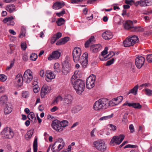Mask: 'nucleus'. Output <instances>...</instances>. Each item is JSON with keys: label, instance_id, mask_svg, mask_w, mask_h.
Returning a JSON list of instances; mask_svg holds the SVG:
<instances>
[{"label": "nucleus", "instance_id": "nucleus-32", "mask_svg": "<svg viewBox=\"0 0 152 152\" xmlns=\"http://www.w3.org/2000/svg\"><path fill=\"white\" fill-rule=\"evenodd\" d=\"M54 72L58 73L61 72V68L60 67V65L58 63H55L54 66Z\"/></svg>", "mask_w": 152, "mask_h": 152}, {"label": "nucleus", "instance_id": "nucleus-18", "mask_svg": "<svg viewBox=\"0 0 152 152\" xmlns=\"http://www.w3.org/2000/svg\"><path fill=\"white\" fill-rule=\"evenodd\" d=\"M61 55V53L58 50L55 51L53 52L48 57V59L51 60L53 59H56L59 58Z\"/></svg>", "mask_w": 152, "mask_h": 152}, {"label": "nucleus", "instance_id": "nucleus-36", "mask_svg": "<svg viewBox=\"0 0 152 152\" xmlns=\"http://www.w3.org/2000/svg\"><path fill=\"white\" fill-rule=\"evenodd\" d=\"M7 101V97L5 95L2 96L0 99V104L3 105Z\"/></svg>", "mask_w": 152, "mask_h": 152}, {"label": "nucleus", "instance_id": "nucleus-59", "mask_svg": "<svg viewBox=\"0 0 152 152\" xmlns=\"http://www.w3.org/2000/svg\"><path fill=\"white\" fill-rule=\"evenodd\" d=\"M21 47L23 50H25L26 48V45L25 43H22L21 44Z\"/></svg>", "mask_w": 152, "mask_h": 152}, {"label": "nucleus", "instance_id": "nucleus-5", "mask_svg": "<svg viewBox=\"0 0 152 152\" xmlns=\"http://www.w3.org/2000/svg\"><path fill=\"white\" fill-rule=\"evenodd\" d=\"M3 137L6 139H11L14 136V133L12 129L10 127L4 128L1 132Z\"/></svg>", "mask_w": 152, "mask_h": 152}, {"label": "nucleus", "instance_id": "nucleus-6", "mask_svg": "<svg viewBox=\"0 0 152 152\" xmlns=\"http://www.w3.org/2000/svg\"><path fill=\"white\" fill-rule=\"evenodd\" d=\"M96 76L92 74L88 77L86 80V87L88 89H91L95 86Z\"/></svg>", "mask_w": 152, "mask_h": 152}, {"label": "nucleus", "instance_id": "nucleus-14", "mask_svg": "<svg viewBox=\"0 0 152 152\" xmlns=\"http://www.w3.org/2000/svg\"><path fill=\"white\" fill-rule=\"evenodd\" d=\"M145 59L142 56H139L136 57L135 60V64L136 67L140 69L143 65Z\"/></svg>", "mask_w": 152, "mask_h": 152}, {"label": "nucleus", "instance_id": "nucleus-50", "mask_svg": "<svg viewBox=\"0 0 152 152\" xmlns=\"http://www.w3.org/2000/svg\"><path fill=\"white\" fill-rule=\"evenodd\" d=\"M115 99L116 101L117 102V103L119 104V103L121 102L122 100L123 99V97L122 96H119L118 97L116 98H115Z\"/></svg>", "mask_w": 152, "mask_h": 152}, {"label": "nucleus", "instance_id": "nucleus-19", "mask_svg": "<svg viewBox=\"0 0 152 152\" xmlns=\"http://www.w3.org/2000/svg\"><path fill=\"white\" fill-rule=\"evenodd\" d=\"M101 49V45L99 44L92 45L90 47V49L94 53H96Z\"/></svg>", "mask_w": 152, "mask_h": 152}, {"label": "nucleus", "instance_id": "nucleus-16", "mask_svg": "<svg viewBox=\"0 0 152 152\" xmlns=\"http://www.w3.org/2000/svg\"><path fill=\"white\" fill-rule=\"evenodd\" d=\"M71 65L68 63H65L63 64L61 72L63 74L66 75L71 69Z\"/></svg>", "mask_w": 152, "mask_h": 152}, {"label": "nucleus", "instance_id": "nucleus-45", "mask_svg": "<svg viewBox=\"0 0 152 152\" xmlns=\"http://www.w3.org/2000/svg\"><path fill=\"white\" fill-rule=\"evenodd\" d=\"M145 91L146 92V94L148 96H151L152 95V91L148 88H145Z\"/></svg>", "mask_w": 152, "mask_h": 152}, {"label": "nucleus", "instance_id": "nucleus-43", "mask_svg": "<svg viewBox=\"0 0 152 152\" xmlns=\"http://www.w3.org/2000/svg\"><path fill=\"white\" fill-rule=\"evenodd\" d=\"M114 53L113 51L110 52L108 55L106 56L105 57H104V60H106L107 59L110 58L114 55Z\"/></svg>", "mask_w": 152, "mask_h": 152}, {"label": "nucleus", "instance_id": "nucleus-10", "mask_svg": "<svg viewBox=\"0 0 152 152\" xmlns=\"http://www.w3.org/2000/svg\"><path fill=\"white\" fill-rule=\"evenodd\" d=\"M94 147L99 151H104L106 149L104 143L102 141L97 140L93 143Z\"/></svg>", "mask_w": 152, "mask_h": 152}, {"label": "nucleus", "instance_id": "nucleus-57", "mask_svg": "<svg viewBox=\"0 0 152 152\" xmlns=\"http://www.w3.org/2000/svg\"><path fill=\"white\" fill-rule=\"evenodd\" d=\"M109 127L113 131H115L116 129V126L112 124H110L109 125Z\"/></svg>", "mask_w": 152, "mask_h": 152}, {"label": "nucleus", "instance_id": "nucleus-47", "mask_svg": "<svg viewBox=\"0 0 152 152\" xmlns=\"http://www.w3.org/2000/svg\"><path fill=\"white\" fill-rule=\"evenodd\" d=\"M34 131L33 129H31L28 132L27 135L28 136V138H30L31 137L33 134Z\"/></svg>", "mask_w": 152, "mask_h": 152}, {"label": "nucleus", "instance_id": "nucleus-4", "mask_svg": "<svg viewBox=\"0 0 152 152\" xmlns=\"http://www.w3.org/2000/svg\"><path fill=\"white\" fill-rule=\"evenodd\" d=\"M139 41L138 38L137 36L134 35L129 38H126L123 41V44L125 47H129L133 46L136 43Z\"/></svg>", "mask_w": 152, "mask_h": 152}, {"label": "nucleus", "instance_id": "nucleus-20", "mask_svg": "<svg viewBox=\"0 0 152 152\" xmlns=\"http://www.w3.org/2000/svg\"><path fill=\"white\" fill-rule=\"evenodd\" d=\"M102 37L105 40H109L111 39L113 37L112 33L109 31H105L102 34Z\"/></svg>", "mask_w": 152, "mask_h": 152}, {"label": "nucleus", "instance_id": "nucleus-46", "mask_svg": "<svg viewBox=\"0 0 152 152\" xmlns=\"http://www.w3.org/2000/svg\"><path fill=\"white\" fill-rule=\"evenodd\" d=\"M13 19V18L12 17L6 18L3 20V22L4 23H7L8 22H10Z\"/></svg>", "mask_w": 152, "mask_h": 152}, {"label": "nucleus", "instance_id": "nucleus-42", "mask_svg": "<svg viewBox=\"0 0 152 152\" xmlns=\"http://www.w3.org/2000/svg\"><path fill=\"white\" fill-rule=\"evenodd\" d=\"M62 124V128H63L67 126L68 125V122L66 120H63L61 122Z\"/></svg>", "mask_w": 152, "mask_h": 152}, {"label": "nucleus", "instance_id": "nucleus-64", "mask_svg": "<svg viewBox=\"0 0 152 152\" xmlns=\"http://www.w3.org/2000/svg\"><path fill=\"white\" fill-rule=\"evenodd\" d=\"M58 109V108L56 106H54L51 109L50 111L52 112H54L57 110Z\"/></svg>", "mask_w": 152, "mask_h": 152}, {"label": "nucleus", "instance_id": "nucleus-1", "mask_svg": "<svg viewBox=\"0 0 152 152\" xmlns=\"http://www.w3.org/2000/svg\"><path fill=\"white\" fill-rule=\"evenodd\" d=\"M76 75H74L71 79V83L78 94H81L84 90L85 83L84 81L80 79H77Z\"/></svg>", "mask_w": 152, "mask_h": 152}, {"label": "nucleus", "instance_id": "nucleus-29", "mask_svg": "<svg viewBox=\"0 0 152 152\" xmlns=\"http://www.w3.org/2000/svg\"><path fill=\"white\" fill-rule=\"evenodd\" d=\"M132 31L137 32H142L144 31V29L140 26H134L133 27L131 30Z\"/></svg>", "mask_w": 152, "mask_h": 152}, {"label": "nucleus", "instance_id": "nucleus-53", "mask_svg": "<svg viewBox=\"0 0 152 152\" xmlns=\"http://www.w3.org/2000/svg\"><path fill=\"white\" fill-rule=\"evenodd\" d=\"M65 11L64 10H63L62 11L56 13V15L58 17H60L63 15L65 13Z\"/></svg>", "mask_w": 152, "mask_h": 152}, {"label": "nucleus", "instance_id": "nucleus-40", "mask_svg": "<svg viewBox=\"0 0 152 152\" xmlns=\"http://www.w3.org/2000/svg\"><path fill=\"white\" fill-rule=\"evenodd\" d=\"M63 98L61 96H59L57 97L54 100L53 103L56 104L58 103V102L60 101H62Z\"/></svg>", "mask_w": 152, "mask_h": 152}, {"label": "nucleus", "instance_id": "nucleus-27", "mask_svg": "<svg viewBox=\"0 0 152 152\" xmlns=\"http://www.w3.org/2000/svg\"><path fill=\"white\" fill-rule=\"evenodd\" d=\"M11 104L10 103L7 104L4 108V113L6 114H9L11 113L12 111Z\"/></svg>", "mask_w": 152, "mask_h": 152}, {"label": "nucleus", "instance_id": "nucleus-52", "mask_svg": "<svg viewBox=\"0 0 152 152\" xmlns=\"http://www.w3.org/2000/svg\"><path fill=\"white\" fill-rule=\"evenodd\" d=\"M53 36L56 38V39H58L60 38L62 36V34L60 32H58L57 34H54Z\"/></svg>", "mask_w": 152, "mask_h": 152}, {"label": "nucleus", "instance_id": "nucleus-9", "mask_svg": "<svg viewBox=\"0 0 152 152\" xmlns=\"http://www.w3.org/2000/svg\"><path fill=\"white\" fill-rule=\"evenodd\" d=\"M72 98V96L69 94L65 95L63 98V106L66 108H68L71 105Z\"/></svg>", "mask_w": 152, "mask_h": 152}, {"label": "nucleus", "instance_id": "nucleus-48", "mask_svg": "<svg viewBox=\"0 0 152 152\" xmlns=\"http://www.w3.org/2000/svg\"><path fill=\"white\" fill-rule=\"evenodd\" d=\"M29 93L26 91H24L22 93V96L24 98H26L28 97Z\"/></svg>", "mask_w": 152, "mask_h": 152}, {"label": "nucleus", "instance_id": "nucleus-34", "mask_svg": "<svg viewBox=\"0 0 152 152\" xmlns=\"http://www.w3.org/2000/svg\"><path fill=\"white\" fill-rule=\"evenodd\" d=\"M113 113L111 114L105 116H104L100 118L99 119V120L100 121H104L109 120L111 118L113 117Z\"/></svg>", "mask_w": 152, "mask_h": 152}, {"label": "nucleus", "instance_id": "nucleus-49", "mask_svg": "<svg viewBox=\"0 0 152 152\" xmlns=\"http://www.w3.org/2000/svg\"><path fill=\"white\" fill-rule=\"evenodd\" d=\"M7 79L6 76L3 74L0 75V81L4 82Z\"/></svg>", "mask_w": 152, "mask_h": 152}, {"label": "nucleus", "instance_id": "nucleus-41", "mask_svg": "<svg viewBox=\"0 0 152 152\" xmlns=\"http://www.w3.org/2000/svg\"><path fill=\"white\" fill-rule=\"evenodd\" d=\"M27 117L29 120H31V119L32 120L34 118L35 119H36V118L35 115L33 112H30L28 115Z\"/></svg>", "mask_w": 152, "mask_h": 152}, {"label": "nucleus", "instance_id": "nucleus-62", "mask_svg": "<svg viewBox=\"0 0 152 152\" xmlns=\"http://www.w3.org/2000/svg\"><path fill=\"white\" fill-rule=\"evenodd\" d=\"M5 89L4 87L0 86V93H3L5 91Z\"/></svg>", "mask_w": 152, "mask_h": 152}, {"label": "nucleus", "instance_id": "nucleus-37", "mask_svg": "<svg viewBox=\"0 0 152 152\" xmlns=\"http://www.w3.org/2000/svg\"><path fill=\"white\" fill-rule=\"evenodd\" d=\"M33 147L34 152H37V138H35L34 141Z\"/></svg>", "mask_w": 152, "mask_h": 152}, {"label": "nucleus", "instance_id": "nucleus-54", "mask_svg": "<svg viewBox=\"0 0 152 152\" xmlns=\"http://www.w3.org/2000/svg\"><path fill=\"white\" fill-rule=\"evenodd\" d=\"M114 61V58H112L111 59L108 61L106 63V66H109L113 64Z\"/></svg>", "mask_w": 152, "mask_h": 152}, {"label": "nucleus", "instance_id": "nucleus-11", "mask_svg": "<svg viewBox=\"0 0 152 152\" xmlns=\"http://www.w3.org/2000/svg\"><path fill=\"white\" fill-rule=\"evenodd\" d=\"M124 137L125 136L123 134H121L118 136H114L110 141V145H113L114 143L119 144L124 139Z\"/></svg>", "mask_w": 152, "mask_h": 152}, {"label": "nucleus", "instance_id": "nucleus-17", "mask_svg": "<svg viewBox=\"0 0 152 152\" xmlns=\"http://www.w3.org/2000/svg\"><path fill=\"white\" fill-rule=\"evenodd\" d=\"M151 4L150 0H141L134 3L135 6H137L139 5L141 7L148 6Z\"/></svg>", "mask_w": 152, "mask_h": 152}, {"label": "nucleus", "instance_id": "nucleus-33", "mask_svg": "<svg viewBox=\"0 0 152 152\" xmlns=\"http://www.w3.org/2000/svg\"><path fill=\"white\" fill-rule=\"evenodd\" d=\"M139 87V86L138 85H137L135 86L128 93V94H129L130 93H132L134 95H135L137 94L138 88Z\"/></svg>", "mask_w": 152, "mask_h": 152}, {"label": "nucleus", "instance_id": "nucleus-21", "mask_svg": "<svg viewBox=\"0 0 152 152\" xmlns=\"http://www.w3.org/2000/svg\"><path fill=\"white\" fill-rule=\"evenodd\" d=\"M127 105L129 107H132L135 109H140L142 107V106L139 103H125L123 105Z\"/></svg>", "mask_w": 152, "mask_h": 152}, {"label": "nucleus", "instance_id": "nucleus-58", "mask_svg": "<svg viewBox=\"0 0 152 152\" xmlns=\"http://www.w3.org/2000/svg\"><path fill=\"white\" fill-rule=\"evenodd\" d=\"M129 129L130 130V132L132 133L134 132V126L133 124H131L129 125Z\"/></svg>", "mask_w": 152, "mask_h": 152}, {"label": "nucleus", "instance_id": "nucleus-60", "mask_svg": "<svg viewBox=\"0 0 152 152\" xmlns=\"http://www.w3.org/2000/svg\"><path fill=\"white\" fill-rule=\"evenodd\" d=\"M34 87L33 89L34 92V93H37L39 91V88L37 87V86H36Z\"/></svg>", "mask_w": 152, "mask_h": 152}, {"label": "nucleus", "instance_id": "nucleus-55", "mask_svg": "<svg viewBox=\"0 0 152 152\" xmlns=\"http://www.w3.org/2000/svg\"><path fill=\"white\" fill-rule=\"evenodd\" d=\"M125 3L127 4H130L131 5L134 3V1L133 0H125Z\"/></svg>", "mask_w": 152, "mask_h": 152}, {"label": "nucleus", "instance_id": "nucleus-8", "mask_svg": "<svg viewBox=\"0 0 152 152\" xmlns=\"http://www.w3.org/2000/svg\"><path fill=\"white\" fill-rule=\"evenodd\" d=\"M51 126L54 130L57 132H61L63 131L61 123L58 120H55L52 121Z\"/></svg>", "mask_w": 152, "mask_h": 152}, {"label": "nucleus", "instance_id": "nucleus-23", "mask_svg": "<svg viewBox=\"0 0 152 152\" xmlns=\"http://www.w3.org/2000/svg\"><path fill=\"white\" fill-rule=\"evenodd\" d=\"M46 80L48 82L50 80H51L55 78V76L54 74L52 72L50 71H47L46 75Z\"/></svg>", "mask_w": 152, "mask_h": 152}, {"label": "nucleus", "instance_id": "nucleus-35", "mask_svg": "<svg viewBox=\"0 0 152 152\" xmlns=\"http://www.w3.org/2000/svg\"><path fill=\"white\" fill-rule=\"evenodd\" d=\"M82 107L80 106H76L73 107L72 109V113H77L80 111L82 109Z\"/></svg>", "mask_w": 152, "mask_h": 152}, {"label": "nucleus", "instance_id": "nucleus-44", "mask_svg": "<svg viewBox=\"0 0 152 152\" xmlns=\"http://www.w3.org/2000/svg\"><path fill=\"white\" fill-rule=\"evenodd\" d=\"M37 58V56L35 53L32 54L30 56V59L32 61H35Z\"/></svg>", "mask_w": 152, "mask_h": 152}, {"label": "nucleus", "instance_id": "nucleus-39", "mask_svg": "<svg viewBox=\"0 0 152 152\" xmlns=\"http://www.w3.org/2000/svg\"><path fill=\"white\" fill-rule=\"evenodd\" d=\"M109 106L111 105L113 106L114 105H116L118 104V103L116 101L115 98L113 99L110 102L108 101Z\"/></svg>", "mask_w": 152, "mask_h": 152}, {"label": "nucleus", "instance_id": "nucleus-51", "mask_svg": "<svg viewBox=\"0 0 152 152\" xmlns=\"http://www.w3.org/2000/svg\"><path fill=\"white\" fill-rule=\"evenodd\" d=\"M146 59L147 61L150 63L152 62V54L148 55L147 56Z\"/></svg>", "mask_w": 152, "mask_h": 152}, {"label": "nucleus", "instance_id": "nucleus-56", "mask_svg": "<svg viewBox=\"0 0 152 152\" xmlns=\"http://www.w3.org/2000/svg\"><path fill=\"white\" fill-rule=\"evenodd\" d=\"M15 59H14L13 61H12L10 66H8L7 68V70L10 69L14 65Z\"/></svg>", "mask_w": 152, "mask_h": 152}, {"label": "nucleus", "instance_id": "nucleus-31", "mask_svg": "<svg viewBox=\"0 0 152 152\" xmlns=\"http://www.w3.org/2000/svg\"><path fill=\"white\" fill-rule=\"evenodd\" d=\"M108 50V48L106 47L104 50L102 52V55L99 57L100 59L102 61L105 60H104V57H105V56H104L107 53Z\"/></svg>", "mask_w": 152, "mask_h": 152}, {"label": "nucleus", "instance_id": "nucleus-63", "mask_svg": "<svg viewBox=\"0 0 152 152\" xmlns=\"http://www.w3.org/2000/svg\"><path fill=\"white\" fill-rule=\"evenodd\" d=\"M23 59L24 61H27L28 59V56L26 54H24L23 56Z\"/></svg>", "mask_w": 152, "mask_h": 152}, {"label": "nucleus", "instance_id": "nucleus-22", "mask_svg": "<svg viewBox=\"0 0 152 152\" xmlns=\"http://www.w3.org/2000/svg\"><path fill=\"white\" fill-rule=\"evenodd\" d=\"M16 81L18 84L19 86H21L24 81V77H23L22 75L18 74L16 76Z\"/></svg>", "mask_w": 152, "mask_h": 152}, {"label": "nucleus", "instance_id": "nucleus-7", "mask_svg": "<svg viewBox=\"0 0 152 152\" xmlns=\"http://www.w3.org/2000/svg\"><path fill=\"white\" fill-rule=\"evenodd\" d=\"M81 50L79 47H75L72 52L73 58L74 62L77 63L79 61L81 55Z\"/></svg>", "mask_w": 152, "mask_h": 152}, {"label": "nucleus", "instance_id": "nucleus-3", "mask_svg": "<svg viewBox=\"0 0 152 152\" xmlns=\"http://www.w3.org/2000/svg\"><path fill=\"white\" fill-rule=\"evenodd\" d=\"M65 143L63 139L59 138L53 145L51 150L53 152H59L64 147Z\"/></svg>", "mask_w": 152, "mask_h": 152}, {"label": "nucleus", "instance_id": "nucleus-15", "mask_svg": "<svg viewBox=\"0 0 152 152\" xmlns=\"http://www.w3.org/2000/svg\"><path fill=\"white\" fill-rule=\"evenodd\" d=\"M51 90V87L45 85L43 86L41 89V96L42 98L45 97V96L50 93Z\"/></svg>", "mask_w": 152, "mask_h": 152}, {"label": "nucleus", "instance_id": "nucleus-38", "mask_svg": "<svg viewBox=\"0 0 152 152\" xmlns=\"http://www.w3.org/2000/svg\"><path fill=\"white\" fill-rule=\"evenodd\" d=\"M64 20L63 18H60L56 21V23L58 26H61L64 23Z\"/></svg>", "mask_w": 152, "mask_h": 152}, {"label": "nucleus", "instance_id": "nucleus-25", "mask_svg": "<svg viewBox=\"0 0 152 152\" xmlns=\"http://www.w3.org/2000/svg\"><path fill=\"white\" fill-rule=\"evenodd\" d=\"M64 5V3L63 2H57L53 4V8L55 10L59 9L61 8Z\"/></svg>", "mask_w": 152, "mask_h": 152}, {"label": "nucleus", "instance_id": "nucleus-13", "mask_svg": "<svg viewBox=\"0 0 152 152\" xmlns=\"http://www.w3.org/2000/svg\"><path fill=\"white\" fill-rule=\"evenodd\" d=\"M88 53H85L82 55L79 59L80 63L83 67L84 68H85L87 67L88 64Z\"/></svg>", "mask_w": 152, "mask_h": 152}, {"label": "nucleus", "instance_id": "nucleus-26", "mask_svg": "<svg viewBox=\"0 0 152 152\" xmlns=\"http://www.w3.org/2000/svg\"><path fill=\"white\" fill-rule=\"evenodd\" d=\"M69 38L68 37H66L60 39L56 43L57 45H59L64 44L69 40Z\"/></svg>", "mask_w": 152, "mask_h": 152}, {"label": "nucleus", "instance_id": "nucleus-30", "mask_svg": "<svg viewBox=\"0 0 152 152\" xmlns=\"http://www.w3.org/2000/svg\"><path fill=\"white\" fill-rule=\"evenodd\" d=\"M95 41V38L94 36H92L85 43V47L88 48L90 43L94 42Z\"/></svg>", "mask_w": 152, "mask_h": 152}, {"label": "nucleus", "instance_id": "nucleus-28", "mask_svg": "<svg viewBox=\"0 0 152 152\" xmlns=\"http://www.w3.org/2000/svg\"><path fill=\"white\" fill-rule=\"evenodd\" d=\"M6 9L11 13L15 11V7L14 4H9L7 6Z\"/></svg>", "mask_w": 152, "mask_h": 152}, {"label": "nucleus", "instance_id": "nucleus-61", "mask_svg": "<svg viewBox=\"0 0 152 152\" xmlns=\"http://www.w3.org/2000/svg\"><path fill=\"white\" fill-rule=\"evenodd\" d=\"M57 40V39L54 36L52 38L51 40L50 43L51 44H54L56 41Z\"/></svg>", "mask_w": 152, "mask_h": 152}, {"label": "nucleus", "instance_id": "nucleus-24", "mask_svg": "<svg viewBox=\"0 0 152 152\" xmlns=\"http://www.w3.org/2000/svg\"><path fill=\"white\" fill-rule=\"evenodd\" d=\"M124 28L126 29H132L133 27V22L129 20H127L124 24Z\"/></svg>", "mask_w": 152, "mask_h": 152}, {"label": "nucleus", "instance_id": "nucleus-2", "mask_svg": "<svg viewBox=\"0 0 152 152\" xmlns=\"http://www.w3.org/2000/svg\"><path fill=\"white\" fill-rule=\"evenodd\" d=\"M109 106L108 101L106 98L99 99L96 101L94 105V109L96 111L102 109H106Z\"/></svg>", "mask_w": 152, "mask_h": 152}, {"label": "nucleus", "instance_id": "nucleus-12", "mask_svg": "<svg viewBox=\"0 0 152 152\" xmlns=\"http://www.w3.org/2000/svg\"><path fill=\"white\" fill-rule=\"evenodd\" d=\"M31 72L29 69L26 71L23 75L24 81L26 83H29L33 79Z\"/></svg>", "mask_w": 152, "mask_h": 152}]
</instances>
